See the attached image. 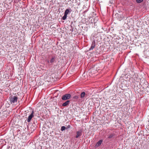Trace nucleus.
<instances>
[{"label":"nucleus","instance_id":"nucleus-9","mask_svg":"<svg viewBox=\"0 0 149 149\" xmlns=\"http://www.w3.org/2000/svg\"><path fill=\"white\" fill-rule=\"evenodd\" d=\"M85 95V93L84 92L81 93L80 95V97L81 98H83L84 97Z\"/></svg>","mask_w":149,"mask_h":149},{"label":"nucleus","instance_id":"nucleus-11","mask_svg":"<svg viewBox=\"0 0 149 149\" xmlns=\"http://www.w3.org/2000/svg\"><path fill=\"white\" fill-rule=\"evenodd\" d=\"M67 17V15L64 14V15L62 17V19L63 20H65L66 19Z\"/></svg>","mask_w":149,"mask_h":149},{"label":"nucleus","instance_id":"nucleus-3","mask_svg":"<svg viewBox=\"0 0 149 149\" xmlns=\"http://www.w3.org/2000/svg\"><path fill=\"white\" fill-rule=\"evenodd\" d=\"M33 111H32L31 113V114L29 116L28 119L27 120V122L29 123L31 121V119L34 116L33 113H34Z\"/></svg>","mask_w":149,"mask_h":149},{"label":"nucleus","instance_id":"nucleus-2","mask_svg":"<svg viewBox=\"0 0 149 149\" xmlns=\"http://www.w3.org/2000/svg\"><path fill=\"white\" fill-rule=\"evenodd\" d=\"M10 101L11 103H14L17 102L18 97L16 96H14L10 97Z\"/></svg>","mask_w":149,"mask_h":149},{"label":"nucleus","instance_id":"nucleus-10","mask_svg":"<svg viewBox=\"0 0 149 149\" xmlns=\"http://www.w3.org/2000/svg\"><path fill=\"white\" fill-rule=\"evenodd\" d=\"M70 12V10L68 9H67L65 10L64 14H66L67 15L68 14V13Z\"/></svg>","mask_w":149,"mask_h":149},{"label":"nucleus","instance_id":"nucleus-15","mask_svg":"<svg viewBox=\"0 0 149 149\" xmlns=\"http://www.w3.org/2000/svg\"><path fill=\"white\" fill-rule=\"evenodd\" d=\"M79 98L78 96H75L73 97V98L76 99H77Z\"/></svg>","mask_w":149,"mask_h":149},{"label":"nucleus","instance_id":"nucleus-5","mask_svg":"<svg viewBox=\"0 0 149 149\" xmlns=\"http://www.w3.org/2000/svg\"><path fill=\"white\" fill-rule=\"evenodd\" d=\"M95 41H93L92 42L91 47L89 49V50H93L95 47Z\"/></svg>","mask_w":149,"mask_h":149},{"label":"nucleus","instance_id":"nucleus-6","mask_svg":"<svg viewBox=\"0 0 149 149\" xmlns=\"http://www.w3.org/2000/svg\"><path fill=\"white\" fill-rule=\"evenodd\" d=\"M56 59V57L55 56H53L52 57V58H51V60H50V63H54Z\"/></svg>","mask_w":149,"mask_h":149},{"label":"nucleus","instance_id":"nucleus-1","mask_svg":"<svg viewBox=\"0 0 149 149\" xmlns=\"http://www.w3.org/2000/svg\"><path fill=\"white\" fill-rule=\"evenodd\" d=\"M71 95L70 94H66L64 95H63L62 97V99L63 100H65L69 99L71 97Z\"/></svg>","mask_w":149,"mask_h":149},{"label":"nucleus","instance_id":"nucleus-14","mask_svg":"<svg viewBox=\"0 0 149 149\" xmlns=\"http://www.w3.org/2000/svg\"><path fill=\"white\" fill-rule=\"evenodd\" d=\"M113 136V135L112 134H111L109 136L108 138L109 139H111L112 138Z\"/></svg>","mask_w":149,"mask_h":149},{"label":"nucleus","instance_id":"nucleus-8","mask_svg":"<svg viewBox=\"0 0 149 149\" xmlns=\"http://www.w3.org/2000/svg\"><path fill=\"white\" fill-rule=\"evenodd\" d=\"M102 140L99 141L96 144V146L97 147L100 146L102 143Z\"/></svg>","mask_w":149,"mask_h":149},{"label":"nucleus","instance_id":"nucleus-16","mask_svg":"<svg viewBox=\"0 0 149 149\" xmlns=\"http://www.w3.org/2000/svg\"><path fill=\"white\" fill-rule=\"evenodd\" d=\"M47 62H48V63H49V61H48Z\"/></svg>","mask_w":149,"mask_h":149},{"label":"nucleus","instance_id":"nucleus-7","mask_svg":"<svg viewBox=\"0 0 149 149\" xmlns=\"http://www.w3.org/2000/svg\"><path fill=\"white\" fill-rule=\"evenodd\" d=\"M70 102V101L69 100H67L64 103L62 104V106L63 107H65L67 106L69 104Z\"/></svg>","mask_w":149,"mask_h":149},{"label":"nucleus","instance_id":"nucleus-13","mask_svg":"<svg viewBox=\"0 0 149 149\" xmlns=\"http://www.w3.org/2000/svg\"><path fill=\"white\" fill-rule=\"evenodd\" d=\"M65 128H66V127L65 126H62L61 128V130L62 131H63L64 130H65Z\"/></svg>","mask_w":149,"mask_h":149},{"label":"nucleus","instance_id":"nucleus-12","mask_svg":"<svg viewBox=\"0 0 149 149\" xmlns=\"http://www.w3.org/2000/svg\"><path fill=\"white\" fill-rule=\"evenodd\" d=\"M143 0H136V2L138 3H140L142 2Z\"/></svg>","mask_w":149,"mask_h":149},{"label":"nucleus","instance_id":"nucleus-4","mask_svg":"<svg viewBox=\"0 0 149 149\" xmlns=\"http://www.w3.org/2000/svg\"><path fill=\"white\" fill-rule=\"evenodd\" d=\"M77 135L76 136V138H78L79 136H81L82 134V130H80L79 131H77L76 132Z\"/></svg>","mask_w":149,"mask_h":149}]
</instances>
